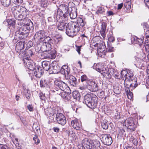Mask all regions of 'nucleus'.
I'll return each instance as SVG.
<instances>
[{
    "label": "nucleus",
    "instance_id": "13d9d810",
    "mask_svg": "<svg viewBox=\"0 0 149 149\" xmlns=\"http://www.w3.org/2000/svg\"><path fill=\"white\" fill-rule=\"evenodd\" d=\"M132 142L134 145L137 146L138 144V141L136 139H133L132 140Z\"/></svg>",
    "mask_w": 149,
    "mask_h": 149
},
{
    "label": "nucleus",
    "instance_id": "69168bd1",
    "mask_svg": "<svg viewBox=\"0 0 149 149\" xmlns=\"http://www.w3.org/2000/svg\"><path fill=\"white\" fill-rule=\"evenodd\" d=\"M53 130L56 132H58L59 131V129L57 127H54L53 128Z\"/></svg>",
    "mask_w": 149,
    "mask_h": 149
},
{
    "label": "nucleus",
    "instance_id": "4be33fe9",
    "mask_svg": "<svg viewBox=\"0 0 149 149\" xmlns=\"http://www.w3.org/2000/svg\"><path fill=\"white\" fill-rule=\"evenodd\" d=\"M61 97L63 98L64 100L66 102L70 100L71 98V96L70 94L64 91L62 92V93L61 94Z\"/></svg>",
    "mask_w": 149,
    "mask_h": 149
},
{
    "label": "nucleus",
    "instance_id": "37998d69",
    "mask_svg": "<svg viewBox=\"0 0 149 149\" xmlns=\"http://www.w3.org/2000/svg\"><path fill=\"white\" fill-rule=\"evenodd\" d=\"M104 12V9L102 7H99L96 12L97 14H100L103 13Z\"/></svg>",
    "mask_w": 149,
    "mask_h": 149
},
{
    "label": "nucleus",
    "instance_id": "6ab92c4d",
    "mask_svg": "<svg viewBox=\"0 0 149 149\" xmlns=\"http://www.w3.org/2000/svg\"><path fill=\"white\" fill-rule=\"evenodd\" d=\"M71 125L74 128L77 130L81 126V123L78 122L77 119H76L72 121Z\"/></svg>",
    "mask_w": 149,
    "mask_h": 149
},
{
    "label": "nucleus",
    "instance_id": "5701e85b",
    "mask_svg": "<svg viewBox=\"0 0 149 149\" xmlns=\"http://www.w3.org/2000/svg\"><path fill=\"white\" fill-rule=\"evenodd\" d=\"M108 71H110V69L109 70L108 68L102 66L99 72L102 74L104 77H107V75L108 73Z\"/></svg>",
    "mask_w": 149,
    "mask_h": 149
},
{
    "label": "nucleus",
    "instance_id": "4c0bfd02",
    "mask_svg": "<svg viewBox=\"0 0 149 149\" xmlns=\"http://www.w3.org/2000/svg\"><path fill=\"white\" fill-rule=\"evenodd\" d=\"M134 39L135 43L138 44L139 45H141L143 42V40L142 39H139L136 37L134 38Z\"/></svg>",
    "mask_w": 149,
    "mask_h": 149
},
{
    "label": "nucleus",
    "instance_id": "ddd939ff",
    "mask_svg": "<svg viewBox=\"0 0 149 149\" xmlns=\"http://www.w3.org/2000/svg\"><path fill=\"white\" fill-rule=\"evenodd\" d=\"M60 69V67L56 64L52 63L50 64V67L49 71L50 74L58 73Z\"/></svg>",
    "mask_w": 149,
    "mask_h": 149
},
{
    "label": "nucleus",
    "instance_id": "58836bf2",
    "mask_svg": "<svg viewBox=\"0 0 149 149\" xmlns=\"http://www.w3.org/2000/svg\"><path fill=\"white\" fill-rule=\"evenodd\" d=\"M7 22L9 25L12 26L13 27L15 26V20L13 19H8Z\"/></svg>",
    "mask_w": 149,
    "mask_h": 149
},
{
    "label": "nucleus",
    "instance_id": "a19ab883",
    "mask_svg": "<svg viewBox=\"0 0 149 149\" xmlns=\"http://www.w3.org/2000/svg\"><path fill=\"white\" fill-rule=\"evenodd\" d=\"M104 45H102V46L101 47V48H99L97 49V53L98 54V55L99 56H102V53L104 50H103L102 47H103L104 48Z\"/></svg>",
    "mask_w": 149,
    "mask_h": 149
},
{
    "label": "nucleus",
    "instance_id": "e2e57ef3",
    "mask_svg": "<svg viewBox=\"0 0 149 149\" xmlns=\"http://www.w3.org/2000/svg\"><path fill=\"white\" fill-rule=\"evenodd\" d=\"M0 149H10V148H8L7 146H3L2 144L0 146Z\"/></svg>",
    "mask_w": 149,
    "mask_h": 149
},
{
    "label": "nucleus",
    "instance_id": "a211bd4d",
    "mask_svg": "<svg viewBox=\"0 0 149 149\" xmlns=\"http://www.w3.org/2000/svg\"><path fill=\"white\" fill-rule=\"evenodd\" d=\"M77 23L74 24V25L77 26L80 29V26L83 27L86 24L85 20L82 18H79L77 20Z\"/></svg>",
    "mask_w": 149,
    "mask_h": 149
},
{
    "label": "nucleus",
    "instance_id": "9b49d317",
    "mask_svg": "<svg viewBox=\"0 0 149 149\" xmlns=\"http://www.w3.org/2000/svg\"><path fill=\"white\" fill-rule=\"evenodd\" d=\"M102 141L104 144L107 146L111 145L112 142V138L109 135L107 134L103 135Z\"/></svg>",
    "mask_w": 149,
    "mask_h": 149
},
{
    "label": "nucleus",
    "instance_id": "b1692460",
    "mask_svg": "<svg viewBox=\"0 0 149 149\" xmlns=\"http://www.w3.org/2000/svg\"><path fill=\"white\" fill-rule=\"evenodd\" d=\"M48 20L49 24L51 25H52L53 28L55 26L56 19L54 17H49L48 18Z\"/></svg>",
    "mask_w": 149,
    "mask_h": 149
},
{
    "label": "nucleus",
    "instance_id": "4468645a",
    "mask_svg": "<svg viewBox=\"0 0 149 149\" xmlns=\"http://www.w3.org/2000/svg\"><path fill=\"white\" fill-rule=\"evenodd\" d=\"M54 84L56 86L58 87L62 92L63 91L67 86L64 82L61 81L56 80L54 81Z\"/></svg>",
    "mask_w": 149,
    "mask_h": 149
},
{
    "label": "nucleus",
    "instance_id": "412c9836",
    "mask_svg": "<svg viewBox=\"0 0 149 149\" xmlns=\"http://www.w3.org/2000/svg\"><path fill=\"white\" fill-rule=\"evenodd\" d=\"M50 63L48 61H43L42 63V68L46 71H49L50 67Z\"/></svg>",
    "mask_w": 149,
    "mask_h": 149
},
{
    "label": "nucleus",
    "instance_id": "603ef678",
    "mask_svg": "<svg viewBox=\"0 0 149 149\" xmlns=\"http://www.w3.org/2000/svg\"><path fill=\"white\" fill-rule=\"evenodd\" d=\"M127 95L129 99H131L133 97V93L132 92L129 91L128 93H127Z\"/></svg>",
    "mask_w": 149,
    "mask_h": 149
},
{
    "label": "nucleus",
    "instance_id": "dca6fc26",
    "mask_svg": "<svg viewBox=\"0 0 149 149\" xmlns=\"http://www.w3.org/2000/svg\"><path fill=\"white\" fill-rule=\"evenodd\" d=\"M21 12L22 13L20 14L19 17H21V18L26 19L29 17V13L25 8H22Z\"/></svg>",
    "mask_w": 149,
    "mask_h": 149
},
{
    "label": "nucleus",
    "instance_id": "09e8293b",
    "mask_svg": "<svg viewBox=\"0 0 149 149\" xmlns=\"http://www.w3.org/2000/svg\"><path fill=\"white\" fill-rule=\"evenodd\" d=\"M107 27V23L105 22H102V28L101 30L106 31Z\"/></svg>",
    "mask_w": 149,
    "mask_h": 149
},
{
    "label": "nucleus",
    "instance_id": "bb28decb",
    "mask_svg": "<svg viewBox=\"0 0 149 149\" xmlns=\"http://www.w3.org/2000/svg\"><path fill=\"white\" fill-rule=\"evenodd\" d=\"M66 23L64 22H59L58 24L57 27L59 30L63 31L65 29Z\"/></svg>",
    "mask_w": 149,
    "mask_h": 149
},
{
    "label": "nucleus",
    "instance_id": "72a5a7b5",
    "mask_svg": "<svg viewBox=\"0 0 149 149\" xmlns=\"http://www.w3.org/2000/svg\"><path fill=\"white\" fill-rule=\"evenodd\" d=\"M101 125L102 128L104 129H107L108 127V124L107 123V120H103V122L102 123Z\"/></svg>",
    "mask_w": 149,
    "mask_h": 149
},
{
    "label": "nucleus",
    "instance_id": "e433bc0d",
    "mask_svg": "<svg viewBox=\"0 0 149 149\" xmlns=\"http://www.w3.org/2000/svg\"><path fill=\"white\" fill-rule=\"evenodd\" d=\"M145 41L146 43L149 42V30H146L145 34Z\"/></svg>",
    "mask_w": 149,
    "mask_h": 149
},
{
    "label": "nucleus",
    "instance_id": "bf43d9fd",
    "mask_svg": "<svg viewBox=\"0 0 149 149\" xmlns=\"http://www.w3.org/2000/svg\"><path fill=\"white\" fill-rule=\"evenodd\" d=\"M56 93L57 94L61 96V94L62 93V91H61V90H58V89H56Z\"/></svg>",
    "mask_w": 149,
    "mask_h": 149
},
{
    "label": "nucleus",
    "instance_id": "8fccbe9b",
    "mask_svg": "<svg viewBox=\"0 0 149 149\" xmlns=\"http://www.w3.org/2000/svg\"><path fill=\"white\" fill-rule=\"evenodd\" d=\"M39 97L40 99L42 100H45L46 98L45 94H43L42 93H40V94Z\"/></svg>",
    "mask_w": 149,
    "mask_h": 149
},
{
    "label": "nucleus",
    "instance_id": "7ed1b4c3",
    "mask_svg": "<svg viewBox=\"0 0 149 149\" xmlns=\"http://www.w3.org/2000/svg\"><path fill=\"white\" fill-rule=\"evenodd\" d=\"M83 143L85 146V149H97L100 145L98 141L91 140L87 138H85L83 141Z\"/></svg>",
    "mask_w": 149,
    "mask_h": 149
},
{
    "label": "nucleus",
    "instance_id": "680f3d73",
    "mask_svg": "<svg viewBox=\"0 0 149 149\" xmlns=\"http://www.w3.org/2000/svg\"><path fill=\"white\" fill-rule=\"evenodd\" d=\"M145 48L146 51L149 52V43L146 45Z\"/></svg>",
    "mask_w": 149,
    "mask_h": 149
},
{
    "label": "nucleus",
    "instance_id": "c9c22d12",
    "mask_svg": "<svg viewBox=\"0 0 149 149\" xmlns=\"http://www.w3.org/2000/svg\"><path fill=\"white\" fill-rule=\"evenodd\" d=\"M47 85V83L46 80L44 79H42L40 82V85L41 87H45Z\"/></svg>",
    "mask_w": 149,
    "mask_h": 149
},
{
    "label": "nucleus",
    "instance_id": "5fc2aeb1",
    "mask_svg": "<svg viewBox=\"0 0 149 149\" xmlns=\"http://www.w3.org/2000/svg\"><path fill=\"white\" fill-rule=\"evenodd\" d=\"M13 1L15 4L19 3H22V0H13Z\"/></svg>",
    "mask_w": 149,
    "mask_h": 149
},
{
    "label": "nucleus",
    "instance_id": "aec40b11",
    "mask_svg": "<svg viewBox=\"0 0 149 149\" xmlns=\"http://www.w3.org/2000/svg\"><path fill=\"white\" fill-rule=\"evenodd\" d=\"M24 52L25 57L24 58L28 61L31 60V57L33 55V52L31 50H29L26 51L25 53Z\"/></svg>",
    "mask_w": 149,
    "mask_h": 149
},
{
    "label": "nucleus",
    "instance_id": "c03bdc74",
    "mask_svg": "<svg viewBox=\"0 0 149 149\" xmlns=\"http://www.w3.org/2000/svg\"><path fill=\"white\" fill-rule=\"evenodd\" d=\"M25 61V60L24 63L25 64V67L30 70H31L32 67V65L30 64L29 62H26Z\"/></svg>",
    "mask_w": 149,
    "mask_h": 149
},
{
    "label": "nucleus",
    "instance_id": "864d4df0",
    "mask_svg": "<svg viewBox=\"0 0 149 149\" xmlns=\"http://www.w3.org/2000/svg\"><path fill=\"white\" fill-rule=\"evenodd\" d=\"M110 70L111 73L112 74H113L115 76L116 78H118V74H115V73H114V71H115V70L111 68L110 69Z\"/></svg>",
    "mask_w": 149,
    "mask_h": 149
},
{
    "label": "nucleus",
    "instance_id": "a18cd8bd",
    "mask_svg": "<svg viewBox=\"0 0 149 149\" xmlns=\"http://www.w3.org/2000/svg\"><path fill=\"white\" fill-rule=\"evenodd\" d=\"M33 141H34V143L36 144H38L40 142V140L38 138V136L36 135L34 136V137L33 138Z\"/></svg>",
    "mask_w": 149,
    "mask_h": 149
},
{
    "label": "nucleus",
    "instance_id": "ea45409f",
    "mask_svg": "<svg viewBox=\"0 0 149 149\" xmlns=\"http://www.w3.org/2000/svg\"><path fill=\"white\" fill-rule=\"evenodd\" d=\"M80 94L77 91H74L73 93V96L74 99L77 100L79 99Z\"/></svg>",
    "mask_w": 149,
    "mask_h": 149
},
{
    "label": "nucleus",
    "instance_id": "338daca9",
    "mask_svg": "<svg viewBox=\"0 0 149 149\" xmlns=\"http://www.w3.org/2000/svg\"><path fill=\"white\" fill-rule=\"evenodd\" d=\"M144 2L146 6L147 7L149 6V0H144Z\"/></svg>",
    "mask_w": 149,
    "mask_h": 149
},
{
    "label": "nucleus",
    "instance_id": "6e6d98bb",
    "mask_svg": "<svg viewBox=\"0 0 149 149\" xmlns=\"http://www.w3.org/2000/svg\"><path fill=\"white\" fill-rule=\"evenodd\" d=\"M27 108L30 111H32L33 110V108L32 105H28L27 106Z\"/></svg>",
    "mask_w": 149,
    "mask_h": 149
},
{
    "label": "nucleus",
    "instance_id": "20e7f679",
    "mask_svg": "<svg viewBox=\"0 0 149 149\" xmlns=\"http://www.w3.org/2000/svg\"><path fill=\"white\" fill-rule=\"evenodd\" d=\"M45 34V32L43 31H40L36 32L34 37L35 41L41 42L45 40L46 41H49V42H52V39L49 37L46 36Z\"/></svg>",
    "mask_w": 149,
    "mask_h": 149
},
{
    "label": "nucleus",
    "instance_id": "de8ad7c7",
    "mask_svg": "<svg viewBox=\"0 0 149 149\" xmlns=\"http://www.w3.org/2000/svg\"><path fill=\"white\" fill-rule=\"evenodd\" d=\"M125 134V131L123 129H120L119 131L118 135L123 137Z\"/></svg>",
    "mask_w": 149,
    "mask_h": 149
},
{
    "label": "nucleus",
    "instance_id": "052dcab7",
    "mask_svg": "<svg viewBox=\"0 0 149 149\" xmlns=\"http://www.w3.org/2000/svg\"><path fill=\"white\" fill-rule=\"evenodd\" d=\"M121 82L122 83H123V86L124 87H126L127 86L128 84L127 83H126V81L125 80H124L123 79L121 81Z\"/></svg>",
    "mask_w": 149,
    "mask_h": 149
},
{
    "label": "nucleus",
    "instance_id": "cd10ccee",
    "mask_svg": "<svg viewBox=\"0 0 149 149\" xmlns=\"http://www.w3.org/2000/svg\"><path fill=\"white\" fill-rule=\"evenodd\" d=\"M24 42H19L16 45V48L18 50H22L24 48Z\"/></svg>",
    "mask_w": 149,
    "mask_h": 149
},
{
    "label": "nucleus",
    "instance_id": "49530a36",
    "mask_svg": "<svg viewBox=\"0 0 149 149\" xmlns=\"http://www.w3.org/2000/svg\"><path fill=\"white\" fill-rule=\"evenodd\" d=\"M100 32L101 36L103 38H104L106 37V31L100 30Z\"/></svg>",
    "mask_w": 149,
    "mask_h": 149
},
{
    "label": "nucleus",
    "instance_id": "774afa93",
    "mask_svg": "<svg viewBox=\"0 0 149 149\" xmlns=\"http://www.w3.org/2000/svg\"><path fill=\"white\" fill-rule=\"evenodd\" d=\"M62 38L60 37H59L56 38L55 41L56 42L57 41V42H58L59 41H61L62 40Z\"/></svg>",
    "mask_w": 149,
    "mask_h": 149
},
{
    "label": "nucleus",
    "instance_id": "39448f33",
    "mask_svg": "<svg viewBox=\"0 0 149 149\" xmlns=\"http://www.w3.org/2000/svg\"><path fill=\"white\" fill-rule=\"evenodd\" d=\"M80 30V29L74 25L68 24L66 26V33L69 36L73 37L76 36Z\"/></svg>",
    "mask_w": 149,
    "mask_h": 149
},
{
    "label": "nucleus",
    "instance_id": "f3484780",
    "mask_svg": "<svg viewBox=\"0 0 149 149\" xmlns=\"http://www.w3.org/2000/svg\"><path fill=\"white\" fill-rule=\"evenodd\" d=\"M60 72L62 74H63L65 76L68 75L69 72V70L68 69V66L66 65H63L61 68Z\"/></svg>",
    "mask_w": 149,
    "mask_h": 149
},
{
    "label": "nucleus",
    "instance_id": "f03ea898",
    "mask_svg": "<svg viewBox=\"0 0 149 149\" xmlns=\"http://www.w3.org/2000/svg\"><path fill=\"white\" fill-rule=\"evenodd\" d=\"M33 23L30 21L29 24L28 23L19 27V30L17 31L16 33L22 36L19 37L21 39H23L27 37L30 30L31 29V28H33Z\"/></svg>",
    "mask_w": 149,
    "mask_h": 149
},
{
    "label": "nucleus",
    "instance_id": "f257e3e1",
    "mask_svg": "<svg viewBox=\"0 0 149 149\" xmlns=\"http://www.w3.org/2000/svg\"><path fill=\"white\" fill-rule=\"evenodd\" d=\"M83 102L89 108H95L97 104V100L96 97H93L90 94H87L84 96Z\"/></svg>",
    "mask_w": 149,
    "mask_h": 149
},
{
    "label": "nucleus",
    "instance_id": "c756f323",
    "mask_svg": "<svg viewBox=\"0 0 149 149\" xmlns=\"http://www.w3.org/2000/svg\"><path fill=\"white\" fill-rule=\"evenodd\" d=\"M11 0H1V3L3 6L8 7L10 5Z\"/></svg>",
    "mask_w": 149,
    "mask_h": 149
},
{
    "label": "nucleus",
    "instance_id": "3c124183",
    "mask_svg": "<svg viewBox=\"0 0 149 149\" xmlns=\"http://www.w3.org/2000/svg\"><path fill=\"white\" fill-rule=\"evenodd\" d=\"M87 88L86 84H83V85H81L79 87V89L81 90H85Z\"/></svg>",
    "mask_w": 149,
    "mask_h": 149
},
{
    "label": "nucleus",
    "instance_id": "7c9ffc66",
    "mask_svg": "<svg viewBox=\"0 0 149 149\" xmlns=\"http://www.w3.org/2000/svg\"><path fill=\"white\" fill-rule=\"evenodd\" d=\"M69 15L70 18L72 19H75L77 17V14L76 11L74 10L73 11L72 9V11L69 13Z\"/></svg>",
    "mask_w": 149,
    "mask_h": 149
},
{
    "label": "nucleus",
    "instance_id": "393cba45",
    "mask_svg": "<svg viewBox=\"0 0 149 149\" xmlns=\"http://www.w3.org/2000/svg\"><path fill=\"white\" fill-rule=\"evenodd\" d=\"M77 80L75 77L72 75H71L70 77L69 82L72 86H75L77 84Z\"/></svg>",
    "mask_w": 149,
    "mask_h": 149
},
{
    "label": "nucleus",
    "instance_id": "f8f14e48",
    "mask_svg": "<svg viewBox=\"0 0 149 149\" xmlns=\"http://www.w3.org/2000/svg\"><path fill=\"white\" fill-rule=\"evenodd\" d=\"M34 75L37 77L40 78L43 73V70L42 68L39 65L36 66L33 70Z\"/></svg>",
    "mask_w": 149,
    "mask_h": 149
},
{
    "label": "nucleus",
    "instance_id": "6e6552de",
    "mask_svg": "<svg viewBox=\"0 0 149 149\" xmlns=\"http://www.w3.org/2000/svg\"><path fill=\"white\" fill-rule=\"evenodd\" d=\"M56 120L58 123L62 125H64L66 122L65 116L61 113H57L56 114Z\"/></svg>",
    "mask_w": 149,
    "mask_h": 149
},
{
    "label": "nucleus",
    "instance_id": "79ce46f5",
    "mask_svg": "<svg viewBox=\"0 0 149 149\" xmlns=\"http://www.w3.org/2000/svg\"><path fill=\"white\" fill-rule=\"evenodd\" d=\"M108 40L110 42H113L115 40V38L113 36L112 34H110L108 36Z\"/></svg>",
    "mask_w": 149,
    "mask_h": 149
},
{
    "label": "nucleus",
    "instance_id": "2f4dec72",
    "mask_svg": "<svg viewBox=\"0 0 149 149\" xmlns=\"http://www.w3.org/2000/svg\"><path fill=\"white\" fill-rule=\"evenodd\" d=\"M18 18H15L16 19H17L18 20L17 24L18 25H24L25 24H24L25 21L24 19H23V18H21V17H19Z\"/></svg>",
    "mask_w": 149,
    "mask_h": 149
},
{
    "label": "nucleus",
    "instance_id": "1a4fd4ad",
    "mask_svg": "<svg viewBox=\"0 0 149 149\" xmlns=\"http://www.w3.org/2000/svg\"><path fill=\"white\" fill-rule=\"evenodd\" d=\"M23 7L18 6L13 7L12 8L13 15L15 18H18L20 15V13Z\"/></svg>",
    "mask_w": 149,
    "mask_h": 149
},
{
    "label": "nucleus",
    "instance_id": "0eeeda50",
    "mask_svg": "<svg viewBox=\"0 0 149 149\" xmlns=\"http://www.w3.org/2000/svg\"><path fill=\"white\" fill-rule=\"evenodd\" d=\"M125 125L130 130L133 131L135 130L136 125L134 123L132 118H128L125 121Z\"/></svg>",
    "mask_w": 149,
    "mask_h": 149
},
{
    "label": "nucleus",
    "instance_id": "f704fd0d",
    "mask_svg": "<svg viewBox=\"0 0 149 149\" xmlns=\"http://www.w3.org/2000/svg\"><path fill=\"white\" fill-rule=\"evenodd\" d=\"M131 3L130 0H127L124 4V6L127 9L130 8L131 7Z\"/></svg>",
    "mask_w": 149,
    "mask_h": 149
},
{
    "label": "nucleus",
    "instance_id": "9d476101",
    "mask_svg": "<svg viewBox=\"0 0 149 149\" xmlns=\"http://www.w3.org/2000/svg\"><path fill=\"white\" fill-rule=\"evenodd\" d=\"M86 85L87 88L91 91H96L98 90L97 85L91 80H90Z\"/></svg>",
    "mask_w": 149,
    "mask_h": 149
},
{
    "label": "nucleus",
    "instance_id": "4d7b16f0",
    "mask_svg": "<svg viewBox=\"0 0 149 149\" xmlns=\"http://www.w3.org/2000/svg\"><path fill=\"white\" fill-rule=\"evenodd\" d=\"M143 25L144 30H145L146 29H147L149 27L148 25L146 23H143Z\"/></svg>",
    "mask_w": 149,
    "mask_h": 149
},
{
    "label": "nucleus",
    "instance_id": "a878e982",
    "mask_svg": "<svg viewBox=\"0 0 149 149\" xmlns=\"http://www.w3.org/2000/svg\"><path fill=\"white\" fill-rule=\"evenodd\" d=\"M81 82L83 83V84L85 83V84H87L91 80L89 79L85 75H83L81 76Z\"/></svg>",
    "mask_w": 149,
    "mask_h": 149
},
{
    "label": "nucleus",
    "instance_id": "473e14b6",
    "mask_svg": "<svg viewBox=\"0 0 149 149\" xmlns=\"http://www.w3.org/2000/svg\"><path fill=\"white\" fill-rule=\"evenodd\" d=\"M56 57L55 54L53 52H49L47 53V56H46L47 58H49L53 59L54 58Z\"/></svg>",
    "mask_w": 149,
    "mask_h": 149
},
{
    "label": "nucleus",
    "instance_id": "2eb2a0df",
    "mask_svg": "<svg viewBox=\"0 0 149 149\" xmlns=\"http://www.w3.org/2000/svg\"><path fill=\"white\" fill-rule=\"evenodd\" d=\"M48 42H44L41 47V49L43 52L49 51L52 49V45L50 44L51 42L47 41Z\"/></svg>",
    "mask_w": 149,
    "mask_h": 149
},
{
    "label": "nucleus",
    "instance_id": "0e129e2a",
    "mask_svg": "<svg viewBox=\"0 0 149 149\" xmlns=\"http://www.w3.org/2000/svg\"><path fill=\"white\" fill-rule=\"evenodd\" d=\"M123 6V3L118 4V9L120 10L122 8Z\"/></svg>",
    "mask_w": 149,
    "mask_h": 149
},
{
    "label": "nucleus",
    "instance_id": "c85d7f7f",
    "mask_svg": "<svg viewBox=\"0 0 149 149\" xmlns=\"http://www.w3.org/2000/svg\"><path fill=\"white\" fill-rule=\"evenodd\" d=\"M102 65L100 63H94L93 66V68L99 72Z\"/></svg>",
    "mask_w": 149,
    "mask_h": 149
},
{
    "label": "nucleus",
    "instance_id": "423d86ee",
    "mask_svg": "<svg viewBox=\"0 0 149 149\" xmlns=\"http://www.w3.org/2000/svg\"><path fill=\"white\" fill-rule=\"evenodd\" d=\"M63 8L64 11L61 9H59L58 10L56 16L57 19H58V18L61 19H63V18L66 19L68 16L69 12L68 10V8L67 6L64 5Z\"/></svg>",
    "mask_w": 149,
    "mask_h": 149
}]
</instances>
